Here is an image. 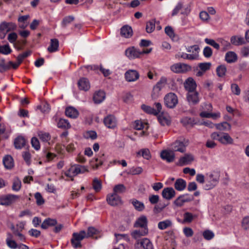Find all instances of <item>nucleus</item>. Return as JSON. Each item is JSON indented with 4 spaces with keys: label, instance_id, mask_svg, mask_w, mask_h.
<instances>
[{
    "label": "nucleus",
    "instance_id": "1",
    "mask_svg": "<svg viewBox=\"0 0 249 249\" xmlns=\"http://www.w3.org/2000/svg\"><path fill=\"white\" fill-rule=\"evenodd\" d=\"M220 177V173L218 172H213L208 177L204 188L206 190L213 189L218 183Z\"/></svg>",
    "mask_w": 249,
    "mask_h": 249
},
{
    "label": "nucleus",
    "instance_id": "2",
    "mask_svg": "<svg viewBox=\"0 0 249 249\" xmlns=\"http://www.w3.org/2000/svg\"><path fill=\"white\" fill-rule=\"evenodd\" d=\"M86 171H88V170L85 166L80 165H74L71 166L65 174L67 177L71 178V180H72L73 177L78 174L84 173Z\"/></svg>",
    "mask_w": 249,
    "mask_h": 249
},
{
    "label": "nucleus",
    "instance_id": "3",
    "mask_svg": "<svg viewBox=\"0 0 249 249\" xmlns=\"http://www.w3.org/2000/svg\"><path fill=\"white\" fill-rule=\"evenodd\" d=\"M86 238V232L84 230L80 231L79 232H74L71 239L72 246L74 248H81L82 247L81 241Z\"/></svg>",
    "mask_w": 249,
    "mask_h": 249
},
{
    "label": "nucleus",
    "instance_id": "4",
    "mask_svg": "<svg viewBox=\"0 0 249 249\" xmlns=\"http://www.w3.org/2000/svg\"><path fill=\"white\" fill-rule=\"evenodd\" d=\"M164 104L168 108H173L178 103V99L177 95L170 92L167 94L164 98Z\"/></svg>",
    "mask_w": 249,
    "mask_h": 249
},
{
    "label": "nucleus",
    "instance_id": "5",
    "mask_svg": "<svg viewBox=\"0 0 249 249\" xmlns=\"http://www.w3.org/2000/svg\"><path fill=\"white\" fill-rule=\"evenodd\" d=\"M170 68L171 71L175 73H185L192 69L190 65L181 63L174 64L171 66Z\"/></svg>",
    "mask_w": 249,
    "mask_h": 249
},
{
    "label": "nucleus",
    "instance_id": "6",
    "mask_svg": "<svg viewBox=\"0 0 249 249\" xmlns=\"http://www.w3.org/2000/svg\"><path fill=\"white\" fill-rule=\"evenodd\" d=\"M188 144V140H184L183 142L176 141L172 145L171 151L174 152H179L184 153L186 151V147Z\"/></svg>",
    "mask_w": 249,
    "mask_h": 249
},
{
    "label": "nucleus",
    "instance_id": "7",
    "mask_svg": "<svg viewBox=\"0 0 249 249\" xmlns=\"http://www.w3.org/2000/svg\"><path fill=\"white\" fill-rule=\"evenodd\" d=\"M167 82V79L165 77H162L157 84L154 87L152 97L153 99L158 98L161 89L164 87Z\"/></svg>",
    "mask_w": 249,
    "mask_h": 249
},
{
    "label": "nucleus",
    "instance_id": "8",
    "mask_svg": "<svg viewBox=\"0 0 249 249\" xmlns=\"http://www.w3.org/2000/svg\"><path fill=\"white\" fill-rule=\"evenodd\" d=\"M19 198L14 195H7L0 197V205L8 206L14 203Z\"/></svg>",
    "mask_w": 249,
    "mask_h": 249
},
{
    "label": "nucleus",
    "instance_id": "9",
    "mask_svg": "<svg viewBox=\"0 0 249 249\" xmlns=\"http://www.w3.org/2000/svg\"><path fill=\"white\" fill-rule=\"evenodd\" d=\"M107 203L111 206H117L122 204L121 197L116 194L108 195L107 197Z\"/></svg>",
    "mask_w": 249,
    "mask_h": 249
},
{
    "label": "nucleus",
    "instance_id": "10",
    "mask_svg": "<svg viewBox=\"0 0 249 249\" xmlns=\"http://www.w3.org/2000/svg\"><path fill=\"white\" fill-rule=\"evenodd\" d=\"M147 223L148 221L146 217L144 215H142L135 221L134 227L135 228H141L142 229H148Z\"/></svg>",
    "mask_w": 249,
    "mask_h": 249
},
{
    "label": "nucleus",
    "instance_id": "11",
    "mask_svg": "<svg viewBox=\"0 0 249 249\" xmlns=\"http://www.w3.org/2000/svg\"><path fill=\"white\" fill-rule=\"evenodd\" d=\"M139 74L136 70H129L125 73V78L128 82L136 81L139 78Z\"/></svg>",
    "mask_w": 249,
    "mask_h": 249
},
{
    "label": "nucleus",
    "instance_id": "12",
    "mask_svg": "<svg viewBox=\"0 0 249 249\" xmlns=\"http://www.w3.org/2000/svg\"><path fill=\"white\" fill-rule=\"evenodd\" d=\"M175 153L171 150H164L160 153L161 158L168 162L173 161L175 159Z\"/></svg>",
    "mask_w": 249,
    "mask_h": 249
},
{
    "label": "nucleus",
    "instance_id": "13",
    "mask_svg": "<svg viewBox=\"0 0 249 249\" xmlns=\"http://www.w3.org/2000/svg\"><path fill=\"white\" fill-rule=\"evenodd\" d=\"M104 123L105 125L109 128H114L117 125V120L115 117L111 115L105 118Z\"/></svg>",
    "mask_w": 249,
    "mask_h": 249
},
{
    "label": "nucleus",
    "instance_id": "14",
    "mask_svg": "<svg viewBox=\"0 0 249 249\" xmlns=\"http://www.w3.org/2000/svg\"><path fill=\"white\" fill-rule=\"evenodd\" d=\"M139 246L142 247L143 249H153L152 243L147 238H143L141 241H138L135 245V248H139Z\"/></svg>",
    "mask_w": 249,
    "mask_h": 249
},
{
    "label": "nucleus",
    "instance_id": "15",
    "mask_svg": "<svg viewBox=\"0 0 249 249\" xmlns=\"http://www.w3.org/2000/svg\"><path fill=\"white\" fill-rule=\"evenodd\" d=\"M192 199L193 198L190 197L188 194H185L178 197L174 201V204L178 207H180L182 206L185 202L191 201Z\"/></svg>",
    "mask_w": 249,
    "mask_h": 249
},
{
    "label": "nucleus",
    "instance_id": "16",
    "mask_svg": "<svg viewBox=\"0 0 249 249\" xmlns=\"http://www.w3.org/2000/svg\"><path fill=\"white\" fill-rule=\"evenodd\" d=\"M125 55L130 59H134L139 57L141 52L134 47L129 48L125 51Z\"/></svg>",
    "mask_w": 249,
    "mask_h": 249
},
{
    "label": "nucleus",
    "instance_id": "17",
    "mask_svg": "<svg viewBox=\"0 0 249 249\" xmlns=\"http://www.w3.org/2000/svg\"><path fill=\"white\" fill-rule=\"evenodd\" d=\"M185 89L189 92L195 91L196 84L195 80L191 77L188 78L184 83Z\"/></svg>",
    "mask_w": 249,
    "mask_h": 249
},
{
    "label": "nucleus",
    "instance_id": "18",
    "mask_svg": "<svg viewBox=\"0 0 249 249\" xmlns=\"http://www.w3.org/2000/svg\"><path fill=\"white\" fill-rule=\"evenodd\" d=\"M176 192L172 187H167L164 188L162 192V196L163 198L170 200L175 196Z\"/></svg>",
    "mask_w": 249,
    "mask_h": 249
},
{
    "label": "nucleus",
    "instance_id": "19",
    "mask_svg": "<svg viewBox=\"0 0 249 249\" xmlns=\"http://www.w3.org/2000/svg\"><path fill=\"white\" fill-rule=\"evenodd\" d=\"M187 98L188 101L193 105L196 104L199 102L198 93L196 91L188 92Z\"/></svg>",
    "mask_w": 249,
    "mask_h": 249
},
{
    "label": "nucleus",
    "instance_id": "20",
    "mask_svg": "<svg viewBox=\"0 0 249 249\" xmlns=\"http://www.w3.org/2000/svg\"><path fill=\"white\" fill-rule=\"evenodd\" d=\"M194 160L193 156L190 154H185L184 156L179 160L180 165H185L191 163Z\"/></svg>",
    "mask_w": 249,
    "mask_h": 249
},
{
    "label": "nucleus",
    "instance_id": "21",
    "mask_svg": "<svg viewBox=\"0 0 249 249\" xmlns=\"http://www.w3.org/2000/svg\"><path fill=\"white\" fill-rule=\"evenodd\" d=\"M65 115L71 118L74 119L79 115V112L74 107H69L65 109Z\"/></svg>",
    "mask_w": 249,
    "mask_h": 249
},
{
    "label": "nucleus",
    "instance_id": "22",
    "mask_svg": "<svg viewBox=\"0 0 249 249\" xmlns=\"http://www.w3.org/2000/svg\"><path fill=\"white\" fill-rule=\"evenodd\" d=\"M158 121L162 125H169L170 124V118L167 114L161 112L158 117Z\"/></svg>",
    "mask_w": 249,
    "mask_h": 249
},
{
    "label": "nucleus",
    "instance_id": "23",
    "mask_svg": "<svg viewBox=\"0 0 249 249\" xmlns=\"http://www.w3.org/2000/svg\"><path fill=\"white\" fill-rule=\"evenodd\" d=\"M237 55L232 51L228 52L225 55V60L228 63H233L237 61Z\"/></svg>",
    "mask_w": 249,
    "mask_h": 249
},
{
    "label": "nucleus",
    "instance_id": "24",
    "mask_svg": "<svg viewBox=\"0 0 249 249\" xmlns=\"http://www.w3.org/2000/svg\"><path fill=\"white\" fill-rule=\"evenodd\" d=\"M219 142L223 144H231L233 143V140L228 133H222Z\"/></svg>",
    "mask_w": 249,
    "mask_h": 249
},
{
    "label": "nucleus",
    "instance_id": "25",
    "mask_svg": "<svg viewBox=\"0 0 249 249\" xmlns=\"http://www.w3.org/2000/svg\"><path fill=\"white\" fill-rule=\"evenodd\" d=\"M78 87L81 90L87 91L90 88V84L88 79L82 78L78 83Z\"/></svg>",
    "mask_w": 249,
    "mask_h": 249
},
{
    "label": "nucleus",
    "instance_id": "26",
    "mask_svg": "<svg viewBox=\"0 0 249 249\" xmlns=\"http://www.w3.org/2000/svg\"><path fill=\"white\" fill-rule=\"evenodd\" d=\"M4 167L7 169H12L14 165L13 158L10 155H6L3 159Z\"/></svg>",
    "mask_w": 249,
    "mask_h": 249
},
{
    "label": "nucleus",
    "instance_id": "27",
    "mask_svg": "<svg viewBox=\"0 0 249 249\" xmlns=\"http://www.w3.org/2000/svg\"><path fill=\"white\" fill-rule=\"evenodd\" d=\"M121 35L122 36L128 38L133 35L131 27L128 25H124L121 29Z\"/></svg>",
    "mask_w": 249,
    "mask_h": 249
},
{
    "label": "nucleus",
    "instance_id": "28",
    "mask_svg": "<svg viewBox=\"0 0 249 249\" xmlns=\"http://www.w3.org/2000/svg\"><path fill=\"white\" fill-rule=\"evenodd\" d=\"M175 57L177 59L181 58L191 60L197 59V55L196 54H187L183 52H178Z\"/></svg>",
    "mask_w": 249,
    "mask_h": 249
},
{
    "label": "nucleus",
    "instance_id": "29",
    "mask_svg": "<svg viewBox=\"0 0 249 249\" xmlns=\"http://www.w3.org/2000/svg\"><path fill=\"white\" fill-rule=\"evenodd\" d=\"M105 93L103 91L99 90L94 93L93 99L95 103L99 104L105 99Z\"/></svg>",
    "mask_w": 249,
    "mask_h": 249
},
{
    "label": "nucleus",
    "instance_id": "30",
    "mask_svg": "<svg viewBox=\"0 0 249 249\" xmlns=\"http://www.w3.org/2000/svg\"><path fill=\"white\" fill-rule=\"evenodd\" d=\"M148 230L146 229H142L141 230H134L131 233V235L134 239H138L140 237L146 235L148 233Z\"/></svg>",
    "mask_w": 249,
    "mask_h": 249
},
{
    "label": "nucleus",
    "instance_id": "31",
    "mask_svg": "<svg viewBox=\"0 0 249 249\" xmlns=\"http://www.w3.org/2000/svg\"><path fill=\"white\" fill-rule=\"evenodd\" d=\"M174 186L177 190L181 191L186 188V182L183 179L178 178L175 181Z\"/></svg>",
    "mask_w": 249,
    "mask_h": 249
},
{
    "label": "nucleus",
    "instance_id": "32",
    "mask_svg": "<svg viewBox=\"0 0 249 249\" xmlns=\"http://www.w3.org/2000/svg\"><path fill=\"white\" fill-rule=\"evenodd\" d=\"M26 142V141L24 138L19 136L15 140V147L16 149H21L25 145Z\"/></svg>",
    "mask_w": 249,
    "mask_h": 249
},
{
    "label": "nucleus",
    "instance_id": "33",
    "mask_svg": "<svg viewBox=\"0 0 249 249\" xmlns=\"http://www.w3.org/2000/svg\"><path fill=\"white\" fill-rule=\"evenodd\" d=\"M173 223L171 220L167 219L162 221L159 222L158 227L161 230H164L166 229L172 227Z\"/></svg>",
    "mask_w": 249,
    "mask_h": 249
},
{
    "label": "nucleus",
    "instance_id": "34",
    "mask_svg": "<svg viewBox=\"0 0 249 249\" xmlns=\"http://www.w3.org/2000/svg\"><path fill=\"white\" fill-rule=\"evenodd\" d=\"M231 42L235 46H239L245 43V41L243 37L240 36H232L231 38Z\"/></svg>",
    "mask_w": 249,
    "mask_h": 249
},
{
    "label": "nucleus",
    "instance_id": "35",
    "mask_svg": "<svg viewBox=\"0 0 249 249\" xmlns=\"http://www.w3.org/2000/svg\"><path fill=\"white\" fill-rule=\"evenodd\" d=\"M59 46L58 40L56 39H51L50 45L47 48V50L50 53L54 52L58 50Z\"/></svg>",
    "mask_w": 249,
    "mask_h": 249
},
{
    "label": "nucleus",
    "instance_id": "36",
    "mask_svg": "<svg viewBox=\"0 0 249 249\" xmlns=\"http://www.w3.org/2000/svg\"><path fill=\"white\" fill-rule=\"evenodd\" d=\"M56 224L57 222L55 219L47 218L43 222L41 227L43 229H46L50 226L55 225Z\"/></svg>",
    "mask_w": 249,
    "mask_h": 249
},
{
    "label": "nucleus",
    "instance_id": "37",
    "mask_svg": "<svg viewBox=\"0 0 249 249\" xmlns=\"http://www.w3.org/2000/svg\"><path fill=\"white\" fill-rule=\"evenodd\" d=\"M131 201L136 210L142 211L144 209V205L142 202L135 199H132Z\"/></svg>",
    "mask_w": 249,
    "mask_h": 249
},
{
    "label": "nucleus",
    "instance_id": "38",
    "mask_svg": "<svg viewBox=\"0 0 249 249\" xmlns=\"http://www.w3.org/2000/svg\"><path fill=\"white\" fill-rule=\"evenodd\" d=\"M137 156H142L143 158L146 160H149L151 158L150 151L147 148L142 149L137 152Z\"/></svg>",
    "mask_w": 249,
    "mask_h": 249
},
{
    "label": "nucleus",
    "instance_id": "39",
    "mask_svg": "<svg viewBox=\"0 0 249 249\" xmlns=\"http://www.w3.org/2000/svg\"><path fill=\"white\" fill-rule=\"evenodd\" d=\"M215 126L216 129L219 130H230L231 128V124L226 122L215 124Z\"/></svg>",
    "mask_w": 249,
    "mask_h": 249
},
{
    "label": "nucleus",
    "instance_id": "40",
    "mask_svg": "<svg viewBox=\"0 0 249 249\" xmlns=\"http://www.w3.org/2000/svg\"><path fill=\"white\" fill-rule=\"evenodd\" d=\"M126 191V187L123 184H119L115 185L113 188V193L117 195L118 194H122Z\"/></svg>",
    "mask_w": 249,
    "mask_h": 249
},
{
    "label": "nucleus",
    "instance_id": "41",
    "mask_svg": "<svg viewBox=\"0 0 249 249\" xmlns=\"http://www.w3.org/2000/svg\"><path fill=\"white\" fill-rule=\"evenodd\" d=\"M6 22L3 21L0 24V38L3 39L5 37L7 34Z\"/></svg>",
    "mask_w": 249,
    "mask_h": 249
},
{
    "label": "nucleus",
    "instance_id": "42",
    "mask_svg": "<svg viewBox=\"0 0 249 249\" xmlns=\"http://www.w3.org/2000/svg\"><path fill=\"white\" fill-rule=\"evenodd\" d=\"M37 109H40L42 112L45 113L49 112L50 107L47 102H42L40 105L37 106Z\"/></svg>",
    "mask_w": 249,
    "mask_h": 249
},
{
    "label": "nucleus",
    "instance_id": "43",
    "mask_svg": "<svg viewBox=\"0 0 249 249\" xmlns=\"http://www.w3.org/2000/svg\"><path fill=\"white\" fill-rule=\"evenodd\" d=\"M9 69L10 65H9V63L6 64L4 59L0 58V72L3 73Z\"/></svg>",
    "mask_w": 249,
    "mask_h": 249
},
{
    "label": "nucleus",
    "instance_id": "44",
    "mask_svg": "<svg viewBox=\"0 0 249 249\" xmlns=\"http://www.w3.org/2000/svg\"><path fill=\"white\" fill-rule=\"evenodd\" d=\"M155 20H152L149 21L146 23V31L148 33H151L153 32L155 29Z\"/></svg>",
    "mask_w": 249,
    "mask_h": 249
},
{
    "label": "nucleus",
    "instance_id": "45",
    "mask_svg": "<svg viewBox=\"0 0 249 249\" xmlns=\"http://www.w3.org/2000/svg\"><path fill=\"white\" fill-rule=\"evenodd\" d=\"M92 187L96 192H99L102 188L101 181L96 178H94L92 182Z\"/></svg>",
    "mask_w": 249,
    "mask_h": 249
},
{
    "label": "nucleus",
    "instance_id": "46",
    "mask_svg": "<svg viewBox=\"0 0 249 249\" xmlns=\"http://www.w3.org/2000/svg\"><path fill=\"white\" fill-rule=\"evenodd\" d=\"M38 135L40 139L44 142H48L51 139V136L49 133L40 131Z\"/></svg>",
    "mask_w": 249,
    "mask_h": 249
},
{
    "label": "nucleus",
    "instance_id": "47",
    "mask_svg": "<svg viewBox=\"0 0 249 249\" xmlns=\"http://www.w3.org/2000/svg\"><path fill=\"white\" fill-rule=\"evenodd\" d=\"M227 71L226 67L224 65L219 66L216 69L217 74L219 77H223Z\"/></svg>",
    "mask_w": 249,
    "mask_h": 249
},
{
    "label": "nucleus",
    "instance_id": "48",
    "mask_svg": "<svg viewBox=\"0 0 249 249\" xmlns=\"http://www.w3.org/2000/svg\"><path fill=\"white\" fill-rule=\"evenodd\" d=\"M143 171V169L141 167H132L129 170L128 174L132 175L141 174Z\"/></svg>",
    "mask_w": 249,
    "mask_h": 249
},
{
    "label": "nucleus",
    "instance_id": "49",
    "mask_svg": "<svg viewBox=\"0 0 249 249\" xmlns=\"http://www.w3.org/2000/svg\"><path fill=\"white\" fill-rule=\"evenodd\" d=\"M142 108L143 109V111H144L145 112L148 114L157 115V112H156L155 109L152 108L150 106L142 105Z\"/></svg>",
    "mask_w": 249,
    "mask_h": 249
},
{
    "label": "nucleus",
    "instance_id": "50",
    "mask_svg": "<svg viewBox=\"0 0 249 249\" xmlns=\"http://www.w3.org/2000/svg\"><path fill=\"white\" fill-rule=\"evenodd\" d=\"M241 227L245 231L249 230V216L244 217L241 222Z\"/></svg>",
    "mask_w": 249,
    "mask_h": 249
},
{
    "label": "nucleus",
    "instance_id": "51",
    "mask_svg": "<svg viewBox=\"0 0 249 249\" xmlns=\"http://www.w3.org/2000/svg\"><path fill=\"white\" fill-rule=\"evenodd\" d=\"M53 119L57 122V126L59 128L62 127V123L61 122L62 118L61 117V112H58L56 113L55 115L53 117Z\"/></svg>",
    "mask_w": 249,
    "mask_h": 249
},
{
    "label": "nucleus",
    "instance_id": "52",
    "mask_svg": "<svg viewBox=\"0 0 249 249\" xmlns=\"http://www.w3.org/2000/svg\"><path fill=\"white\" fill-rule=\"evenodd\" d=\"M199 48L197 45L189 46L187 48V51L189 53H192L191 54H196L197 55V58L198 57V51Z\"/></svg>",
    "mask_w": 249,
    "mask_h": 249
},
{
    "label": "nucleus",
    "instance_id": "53",
    "mask_svg": "<svg viewBox=\"0 0 249 249\" xmlns=\"http://www.w3.org/2000/svg\"><path fill=\"white\" fill-rule=\"evenodd\" d=\"M11 52L12 50L8 45L0 46V53H1L6 55L10 53Z\"/></svg>",
    "mask_w": 249,
    "mask_h": 249
},
{
    "label": "nucleus",
    "instance_id": "54",
    "mask_svg": "<svg viewBox=\"0 0 249 249\" xmlns=\"http://www.w3.org/2000/svg\"><path fill=\"white\" fill-rule=\"evenodd\" d=\"M7 245L10 248L15 249L18 248V245L17 244L15 241L10 238H7L6 240Z\"/></svg>",
    "mask_w": 249,
    "mask_h": 249
},
{
    "label": "nucleus",
    "instance_id": "55",
    "mask_svg": "<svg viewBox=\"0 0 249 249\" xmlns=\"http://www.w3.org/2000/svg\"><path fill=\"white\" fill-rule=\"evenodd\" d=\"M98 231L93 227H90L88 229V231L86 232V237L89 238L92 237L94 235L97 234Z\"/></svg>",
    "mask_w": 249,
    "mask_h": 249
},
{
    "label": "nucleus",
    "instance_id": "56",
    "mask_svg": "<svg viewBox=\"0 0 249 249\" xmlns=\"http://www.w3.org/2000/svg\"><path fill=\"white\" fill-rule=\"evenodd\" d=\"M211 66V63L210 62L207 63H201L198 65V67L200 70L204 72L209 70Z\"/></svg>",
    "mask_w": 249,
    "mask_h": 249
},
{
    "label": "nucleus",
    "instance_id": "57",
    "mask_svg": "<svg viewBox=\"0 0 249 249\" xmlns=\"http://www.w3.org/2000/svg\"><path fill=\"white\" fill-rule=\"evenodd\" d=\"M181 122L184 125H187L188 124H190L191 126H193L194 124H196V123L194 122V120L188 117H185L183 118Z\"/></svg>",
    "mask_w": 249,
    "mask_h": 249
},
{
    "label": "nucleus",
    "instance_id": "58",
    "mask_svg": "<svg viewBox=\"0 0 249 249\" xmlns=\"http://www.w3.org/2000/svg\"><path fill=\"white\" fill-rule=\"evenodd\" d=\"M205 41L207 44L210 45L211 46L215 48L216 50L219 49V45L213 39L205 38Z\"/></svg>",
    "mask_w": 249,
    "mask_h": 249
},
{
    "label": "nucleus",
    "instance_id": "59",
    "mask_svg": "<svg viewBox=\"0 0 249 249\" xmlns=\"http://www.w3.org/2000/svg\"><path fill=\"white\" fill-rule=\"evenodd\" d=\"M36 202L37 205H41L44 203V200L39 193H36L35 195Z\"/></svg>",
    "mask_w": 249,
    "mask_h": 249
},
{
    "label": "nucleus",
    "instance_id": "60",
    "mask_svg": "<svg viewBox=\"0 0 249 249\" xmlns=\"http://www.w3.org/2000/svg\"><path fill=\"white\" fill-rule=\"evenodd\" d=\"M231 90L232 92L236 95H239L240 94V89L236 84H232L231 85Z\"/></svg>",
    "mask_w": 249,
    "mask_h": 249
},
{
    "label": "nucleus",
    "instance_id": "61",
    "mask_svg": "<svg viewBox=\"0 0 249 249\" xmlns=\"http://www.w3.org/2000/svg\"><path fill=\"white\" fill-rule=\"evenodd\" d=\"M31 53V52L30 51H27L24 52L22 54H20L18 55L17 58L18 61H19V63H21L23 60L26 57H28Z\"/></svg>",
    "mask_w": 249,
    "mask_h": 249
},
{
    "label": "nucleus",
    "instance_id": "62",
    "mask_svg": "<svg viewBox=\"0 0 249 249\" xmlns=\"http://www.w3.org/2000/svg\"><path fill=\"white\" fill-rule=\"evenodd\" d=\"M204 238L208 240L212 239L214 237V233L210 230H206L203 233Z\"/></svg>",
    "mask_w": 249,
    "mask_h": 249
},
{
    "label": "nucleus",
    "instance_id": "63",
    "mask_svg": "<svg viewBox=\"0 0 249 249\" xmlns=\"http://www.w3.org/2000/svg\"><path fill=\"white\" fill-rule=\"evenodd\" d=\"M194 216L190 213L186 212L184 214L183 221L184 222L190 223L192 221Z\"/></svg>",
    "mask_w": 249,
    "mask_h": 249
},
{
    "label": "nucleus",
    "instance_id": "64",
    "mask_svg": "<svg viewBox=\"0 0 249 249\" xmlns=\"http://www.w3.org/2000/svg\"><path fill=\"white\" fill-rule=\"evenodd\" d=\"M22 157L28 165H30L31 163V155L29 152L25 151L22 153Z\"/></svg>",
    "mask_w": 249,
    "mask_h": 249
}]
</instances>
